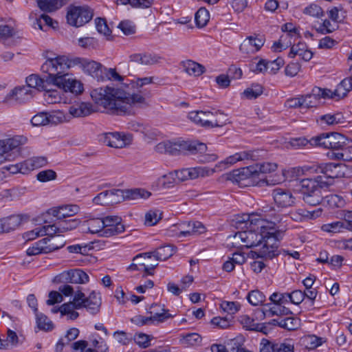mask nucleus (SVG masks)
<instances>
[{"instance_id":"2eb2a0df","label":"nucleus","mask_w":352,"mask_h":352,"mask_svg":"<svg viewBox=\"0 0 352 352\" xmlns=\"http://www.w3.org/2000/svg\"><path fill=\"white\" fill-rule=\"evenodd\" d=\"M122 219L118 216H107L103 218V232L100 236L110 237L119 234L124 231V226L122 223Z\"/></svg>"},{"instance_id":"9d476101","label":"nucleus","mask_w":352,"mask_h":352,"mask_svg":"<svg viewBox=\"0 0 352 352\" xmlns=\"http://www.w3.org/2000/svg\"><path fill=\"white\" fill-rule=\"evenodd\" d=\"M331 185V182L324 179L323 176H317L315 178H305L299 180L296 190L304 195H309L320 190V188Z\"/></svg>"},{"instance_id":"7c9ffc66","label":"nucleus","mask_w":352,"mask_h":352,"mask_svg":"<svg viewBox=\"0 0 352 352\" xmlns=\"http://www.w3.org/2000/svg\"><path fill=\"white\" fill-rule=\"evenodd\" d=\"M101 298L99 294L92 292L85 300V308L91 314H96L100 311Z\"/></svg>"},{"instance_id":"dca6fc26","label":"nucleus","mask_w":352,"mask_h":352,"mask_svg":"<svg viewBox=\"0 0 352 352\" xmlns=\"http://www.w3.org/2000/svg\"><path fill=\"white\" fill-rule=\"evenodd\" d=\"M26 142L27 138L21 135L0 140V165L8 159L9 151L17 149Z\"/></svg>"},{"instance_id":"6e6d98bb","label":"nucleus","mask_w":352,"mask_h":352,"mask_svg":"<svg viewBox=\"0 0 352 352\" xmlns=\"http://www.w3.org/2000/svg\"><path fill=\"white\" fill-rule=\"evenodd\" d=\"M322 338L315 335H308L302 338L305 346L309 349H314L322 344Z\"/></svg>"},{"instance_id":"a19ab883","label":"nucleus","mask_w":352,"mask_h":352,"mask_svg":"<svg viewBox=\"0 0 352 352\" xmlns=\"http://www.w3.org/2000/svg\"><path fill=\"white\" fill-rule=\"evenodd\" d=\"M46 240L41 239L37 242L34 243L32 247H30L26 252L28 256H34L40 254H48L50 250L53 248H48L45 247Z\"/></svg>"},{"instance_id":"c756f323","label":"nucleus","mask_w":352,"mask_h":352,"mask_svg":"<svg viewBox=\"0 0 352 352\" xmlns=\"http://www.w3.org/2000/svg\"><path fill=\"white\" fill-rule=\"evenodd\" d=\"M264 45V42L259 38L249 37L245 40L240 45L239 49L243 53L256 52L258 51Z\"/></svg>"},{"instance_id":"cd10ccee","label":"nucleus","mask_w":352,"mask_h":352,"mask_svg":"<svg viewBox=\"0 0 352 352\" xmlns=\"http://www.w3.org/2000/svg\"><path fill=\"white\" fill-rule=\"evenodd\" d=\"M180 65L184 71L190 76H199L206 71L204 65L191 60L182 61Z\"/></svg>"},{"instance_id":"a18cd8bd","label":"nucleus","mask_w":352,"mask_h":352,"mask_svg":"<svg viewBox=\"0 0 352 352\" xmlns=\"http://www.w3.org/2000/svg\"><path fill=\"white\" fill-rule=\"evenodd\" d=\"M36 314V324L39 329L45 331H52L54 324L49 318L42 313L37 312Z\"/></svg>"},{"instance_id":"13d9d810","label":"nucleus","mask_w":352,"mask_h":352,"mask_svg":"<svg viewBox=\"0 0 352 352\" xmlns=\"http://www.w3.org/2000/svg\"><path fill=\"white\" fill-rule=\"evenodd\" d=\"M284 63V60L280 57L274 60H265V72L270 74H275L283 66Z\"/></svg>"},{"instance_id":"c85d7f7f","label":"nucleus","mask_w":352,"mask_h":352,"mask_svg":"<svg viewBox=\"0 0 352 352\" xmlns=\"http://www.w3.org/2000/svg\"><path fill=\"white\" fill-rule=\"evenodd\" d=\"M25 87H30V89H35L38 91H43L47 89V85H51L49 82L46 81V78H41L37 74H31L26 78Z\"/></svg>"},{"instance_id":"393cba45","label":"nucleus","mask_w":352,"mask_h":352,"mask_svg":"<svg viewBox=\"0 0 352 352\" xmlns=\"http://www.w3.org/2000/svg\"><path fill=\"white\" fill-rule=\"evenodd\" d=\"M318 172L322 174L324 179L331 182V185L335 178H340V164L329 163L318 167Z\"/></svg>"},{"instance_id":"bb28decb","label":"nucleus","mask_w":352,"mask_h":352,"mask_svg":"<svg viewBox=\"0 0 352 352\" xmlns=\"http://www.w3.org/2000/svg\"><path fill=\"white\" fill-rule=\"evenodd\" d=\"M94 111L90 103L81 102L69 107V113L73 117H85Z\"/></svg>"},{"instance_id":"4be33fe9","label":"nucleus","mask_w":352,"mask_h":352,"mask_svg":"<svg viewBox=\"0 0 352 352\" xmlns=\"http://www.w3.org/2000/svg\"><path fill=\"white\" fill-rule=\"evenodd\" d=\"M322 209L321 208L311 211L305 208H298L291 210L289 213V216L292 220L296 222H302L308 219H316L322 214Z\"/></svg>"},{"instance_id":"4d7b16f0","label":"nucleus","mask_w":352,"mask_h":352,"mask_svg":"<svg viewBox=\"0 0 352 352\" xmlns=\"http://www.w3.org/2000/svg\"><path fill=\"white\" fill-rule=\"evenodd\" d=\"M162 217V212L160 210H151L145 214V224L148 226L155 225Z\"/></svg>"},{"instance_id":"338daca9","label":"nucleus","mask_w":352,"mask_h":352,"mask_svg":"<svg viewBox=\"0 0 352 352\" xmlns=\"http://www.w3.org/2000/svg\"><path fill=\"white\" fill-rule=\"evenodd\" d=\"M304 108H311L316 107L319 102V98L314 95V88L310 94L302 96Z\"/></svg>"},{"instance_id":"864d4df0","label":"nucleus","mask_w":352,"mask_h":352,"mask_svg":"<svg viewBox=\"0 0 352 352\" xmlns=\"http://www.w3.org/2000/svg\"><path fill=\"white\" fill-rule=\"evenodd\" d=\"M209 19V12L204 8H199L195 15V23L199 28L204 27L208 22Z\"/></svg>"},{"instance_id":"052dcab7","label":"nucleus","mask_w":352,"mask_h":352,"mask_svg":"<svg viewBox=\"0 0 352 352\" xmlns=\"http://www.w3.org/2000/svg\"><path fill=\"white\" fill-rule=\"evenodd\" d=\"M41 235H47V237L60 236V234H62V232L59 230L58 222L52 225L44 226L41 227Z\"/></svg>"},{"instance_id":"72a5a7b5","label":"nucleus","mask_w":352,"mask_h":352,"mask_svg":"<svg viewBox=\"0 0 352 352\" xmlns=\"http://www.w3.org/2000/svg\"><path fill=\"white\" fill-rule=\"evenodd\" d=\"M257 315L258 316H256V318H248L245 322V327L248 330L264 333V323L258 322L259 318L262 319L264 317L263 308H261L257 312Z\"/></svg>"},{"instance_id":"09e8293b","label":"nucleus","mask_w":352,"mask_h":352,"mask_svg":"<svg viewBox=\"0 0 352 352\" xmlns=\"http://www.w3.org/2000/svg\"><path fill=\"white\" fill-rule=\"evenodd\" d=\"M249 214H237L232 220V226L241 231L248 229Z\"/></svg>"},{"instance_id":"69168bd1","label":"nucleus","mask_w":352,"mask_h":352,"mask_svg":"<svg viewBox=\"0 0 352 352\" xmlns=\"http://www.w3.org/2000/svg\"><path fill=\"white\" fill-rule=\"evenodd\" d=\"M47 120H49V124H58L66 120L65 113L61 111H56L51 113H47Z\"/></svg>"},{"instance_id":"603ef678","label":"nucleus","mask_w":352,"mask_h":352,"mask_svg":"<svg viewBox=\"0 0 352 352\" xmlns=\"http://www.w3.org/2000/svg\"><path fill=\"white\" fill-rule=\"evenodd\" d=\"M43 239L46 240L45 247L48 248H53L50 252L57 250L64 246L65 242L64 239L60 236H50L45 237Z\"/></svg>"},{"instance_id":"de8ad7c7","label":"nucleus","mask_w":352,"mask_h":352,"mask_svg":"<svg viewBox=\"0 0 352 352\" xmlns=\"http://www.w3.org/2000/svg\"><path fill=\"white\" fill-rule=\"evenodd\" d=\"M283 322L281 324V328L286 329L287 331H296L300 328L301 324V321L299 318L289 316V317H283Z\"/></svg>"},{"instance_id":"1a4fd4ad","label":"nucleus","mask_w":352,"mask_h":352,"mask_svg":"<svg viewBox=\"0 0 352 352\" xmlns=\"http://www.w3.org/2000/svg\"><path fill=\"white\" fill-rule=\"evenodd\" d=\"M34 96V91L30 87L23 86L12 89L3 98L2 103L12 107L30 101Z\"/></svg>"},{"instance_id":"c03bdc74","label":"nucleus","mask_w":352,"mask_h":352,"mask_svg":"<svg viewBox=\"0 0 352 352\" xmlns=\"http://www.w3.org/2000/svg\"><path fill=\"white\" fill-rule=\"evenodd\" d=\"M174 249L171 245H164L158 248L154 251L155 261H165L174 254Z\"/></svg>"},{"instance_id":"f257e3e1","label":"nucleus","mask_w":352,"mask_h":352,"mask_svg":"<svg viewBox=\"0 0 352 352\" xmlns=\"http://www.w3.org/2000/svg\"><path fill=\"white\" fill-rule=\"evenodd\" d=\"M153 77L131 80L122 84L121 88L99 87L91 91L92 100L110 113L118 116L134 115L136 108L146 104L142 95L135 93L140 87L153 82Z\"/></svg>"},{"instance_id":"680f3d73","label":"nucleus","mask_w":352,"mask_h":352,"mask_svg":"<svg viewBox=\"0 0 352 352\" xmlns=\"http://www.w3.org/2000/svg\"><path fill=\"white\" fill-rule=\"evenodd\" d=\"M303 13L316 18H320L324 15V12L321 7L315 3H311L306 7L303 10Z\"/></svg>"},{"instance_id":"3c124183","label":"nucleus","mask_w":352,"mask_h":352,"mask_svg":"<svg viewBox=\"0 0 352 352\" xmlns=\"http://www.w3.org/2000/svg\"><path fill=\"white\" fill-rule=\"evenodd\" d=\"M247 300L253 306H262L264 302V295L258 289H254L248 293Z\"/></svg>"},{"instance_id":"bf43d9fd","label":"nucleus","mask_w":352,"mask_h":352,"mask_svg":"<svg viewBox=\"0 0 352 352\" xmlns=\"http://www.w3.org/2000/svg\"><path fill=\"white\" fill-rule=\"evenodd\" d=\"M320 120L328 125H333L344 122V117L341 113H337L333 115L326 114L320 117Z\"/></svg>"},{"instance_id":"423d86ee","label":"nucleus","mask_w":352,"mask_h":352,"mask_svg":"<svg viewBox=\"0 0 352 352\" xmlns=\"http://www.w3.org/2000/svg\"><path fill=\"white\" fill-rule=\"evenodd\" d=\"M346 138L343 135L338 133H321L319 135L310 139L311 146H320L324 148L332 150H342V153H336L338 158H344L347 150L346 146Z\"/></svg>"},{"instance_id":"f704fd0d","label":"nucleus","mask_w":352,"mask_h":352,"mask_svg":"<svg viewBox=\"0 0 352 352\" xmlns=\"http://www.w3.org/2000/svg\"><path fill=\"white\" fill-rule=\"evenodd\" d=\"M79 330L77 328H71L67 331L64 338L59 340L56 346V352H62L63 347L70 344V342L78 338Z\"/></svg>"},{"instance_id":"774afa93","label":"nucleus","mask_w":352,"mask_h":352,"mask_svg":"<svg viewBox=\"0 0 352 352\" xmlns=\"http://www.w3.org/2000/svg\"><path fill=\"white\" fill-rule=\"evenodd\" d=\"M245 342V338L243 336H238L236 338L231 339L228 342V346H230V350L231 352H236V350L239 349L243 348V344Z\"/></svg>"},{"instance_id":"37998d69","label":"nucleus","mask_w":352,"mask_h":352,"mask_svg":"<svg viewBox=\"0 0 352 352\" xmlns=\"http://www.w3.org/2000/svg\"><path fill=\"white\" fill-rule=\"evenodd\" d=\"M138 265L142 268L146 275H153L154 274V269L158 265V263L148 264V261H144L142 254H138L133 258Z\"/></svg>"},{"instance_id":"c9c22d12","label":"nucleus","mask_w":352,"mask_h":352,"mask_svg":"<svg viewBox=\"0 0 352 352\" xmlns=\"http://www.w3.org/2000/svg\"><path fill=\"white\" fill-rule=\"evenodd\" d=\"M187 225L188 229L186 230H181L179 236H186L191 234H200L206 232V228L204 224L199 221L188 222L187 224L183 223L180 226Z\"/></svg>"},{"instance_id":"9b49d317","label":"nucleus","mask_w":352,"mask_h":352,"mask_svg":"<svg viewBox=\"0 0 352 352\" xmlns=\"http://www.w3.org/2000/svg\"><path fill=\"white\" fill-rule=\"evenodd\" d=\"M78 65L85 73L98 80L102 81V70L104 66L96 61L83 58L72 59V66Z\"/></svg>"},{"instance_id":"58836bf2","label":"nucleus","mask_w":352,"mask_h":352,"mask_svg":"<svg viewBox=\"0 0 352 352\" xmlns=\"http://www.w3.org/2000/svg\"><path fill=\"white\" fill-rule=\"evenodd\" d=\"M63 0H37L38 8L44 12H52L63 6Z\"/></svg>"},{"instance_id":"a211bd4d","label":"nucleus","mask_w":352,"mask_h":352,"mask_svg":"<svg viewBox=\"0 0 352 352\" xmlns=\"http://www.w3.org/2000/svg\"><path fill=\"white\" fill-rule=\"evenodd\" d=\"M305 170V167L300 166L292 167L288 169H281V173L274 176V178L270 181L278 182V184L285 181H296L298 183V182H299L298 178L304 175Z\"/></svg>"},{"instance_id":"79ce46f5","label":"nucleus","mask_w":352,"mask_h":352,"mask_svg":"<svg viewBox=\"0 0 352 352\" xmlns=\"http://www.w3.org/2000/svg\"><path fill=\"white\" fill-rule=\"evenodd\" d=\"M263 93V87L261 85L252 83L241 93V96L248 100H253L261 96Z\"/></svg>"},{"instance_id":"4c0bfd02","label":"nucleus","mask_w":352,"mask_h":352,"mask_svg":"<svg viewBox=\"0 0 352 352\" xmlns=\"http://www.w3.org/2000/svg\"><path fill=\"white\" fill-rule=\"evenodd\" d=\"M281 173V170L278 169V164L275 162H265V185L274 186L278 184V182L270 181L274 176Z\"/></svg>"},{"instance_id":"4468645a","label":"nucleus","mask_w":352,"mask_h":352,"mask_svg":"<svg viewBox=\"0 0 352 352\" xmlns=\"http://www.w3.org/2000/svg\"><path fill=\"white\" fill-rule=\"evenodd\" d=\"M188 118L196 124L207 129L218 125L217 120H213L214 111H193L188 113Z\"/></svg>"},{"instance_id":"6e6552de","label":"nucleus","mask_w":352,"mask_h":352,"mask_svg":"<svg viewBox=\"0 0 352 352\" xmlns=\"http://www.w3.org/2000/svg\"><path fill=\"white\" fill-rule=\"evenodd\" d=\"M93 15V11L87 6H73L68 10L66 18L68 24L78 28L88 23Z\"/></svg>"},{"instance_id":"2f4dec72","label":"nucleus","mask_w":352,"mask_h":352,"mask_svg":"<svg viewBox=\"0 0 352 352\" xmlns=\"http://www.w3.org/2000/svg\"><path fill=\"white\" fill-rule=\"evenodd\" d=\"M151 195L150 192L142 188L122 190V201L138 199L140 198L146 199Z\"/></svg>"},{"instance_id":"473e14b6","label":"nucleus","mask_w":352,"mask_h":352,"mask_svg":"<svg viewBox=\"0 0 352 352\" xmlns=\"http://www.w3.org/2000/svg\"><path fill=\"white\" fill-rule=\"evenodd\" d=\"M47 164V160L45 157H33L23 161V171L29 172L43 167Z\"/></svg>"},{"instance_id":"7ed1b4c3","label":"nucleus","mask_w":352,"mask_h":352,"mask_svg":"<svg viewBox=\"0 0 352 352\" xmlns=\"http://www.w3.org/2000/svg\"><path fill=\"white\" fill-rule=\"evenodd\" d=\"M264 232L247 229L243 231L237 232L234 236H229L232 239V245L238 247L239 241L244 243V246L250 248L252 250L248 254V256L252 259L262 258L264 256Z\"/></svg>"},{"instance_id":"aec40b11","label":"nucleus","mask_w":352,"mask_h":352,"mask_svg":"<svg viewBox=\"0 0 352 352\" xmlns=\"http://www.w3.org/2000/svg\"><path fill=\"white\" fill-rule=\"evenodd\" d=\"M209 172L210 170L208 169L203 167L182 168L175 170L179 182L188 179H195L199 177H205L208 175Z\"/></svg>"},{"instance_id":"412c9836","label":"nucleus","mask_w":352,"mask_h":352,"mask_svg":"<svg viewBox=\"0 0 352 352\" xmlns=\"http://www.w3.org/2000/svg\"><path fill=\"white\" fill-rule=\"evenodd\" d=\"M27 219V216L23 214H14L0 219V234L14 230Z\"/></svg>"},{"instance_id":"f03ea898","label":"nucleus","mask_w":352,"mask_h":352,"mask_svg":"<svg viewBox=\"0 0 352 352\" xmlns=\"http://www.w3.org/2000/svg\"><path fill=\"white\" fill-rule=\"evenodd\" d=\"M267 208L265 207V260L272 259L280 254V244L284 235L283 231L277 226L281 221L280 214L276 213L272 207L269 210Z\"/></svg>"},{"instance_id":"b1692460","label":"nucleus","mask_w":352,"mask_h":352,"mask_svg":"<svg viewBox=\"0 0 352 352\" xmlns=\"http://www.w3.org/2000/svg\"><path fill=\"white\" fill-rule=\"evenodd\" d=\"M104 144L113 148H123L126 145L124 136H121L119 133H107L100 138Z\"/></svg>"},{"instance_id":"a878e982","label":"nucleus","mask_w":352,"mask_h":352,"mask_svg":"<svg viewBox=\"0 0 352 352\" xmlns=\"http://www.w3.org/2000/svg\"><path fill=\"white\" fill-rule=\"evenodd\" d=\"M83 232L91 234H98L100 236V234L103 232V219L93 218L85 221L82 225Z\"/></svg>"},{"instance_id":"f8f14e48","label":"nucleus","mask_w":352,"mask_h":352,"mask_svg":"<svg viewBox=\"0 0 352 352\" xmlns=\"http://www.w3.org/2000/svg\"><path fill=\"white\" fill-rule=\"evenodd\" d=\"M54 281L57 283L85 284L89 282V276L82 270L75 269L63 272L55 276Z\"/></svg>"},{"instance_id":"e433bc0d","label":"nucleus","mask_w":352,"mask_h":352,"mask_svg":"<svg viewBox=\"0 0 352 352\" xmlns=\"http://www.w3.org/2000/svg\"><path fill=\"white\" fill-rule=\"evenodd\" d=\"M352 89V78H346L342 80L333 91V94L336 96V100H340L345 97Z\"/></svg>"},{"instance_id":"0e129e2a","label":"nucleus","mask_w":352,"mask_h":352,"mask_svg":"<svg viewBox=\"0 0 352 352\" xmlns=\"http://www.w3.org/2000/svg\"><path fill=\"white\" fill-rule=\"evenodd\" d=\"M102 80L105 79L113 80L116 81H122L124 80V77L120 76L116 70V69L113 68H107L105 67H103L102 70Z\"/></svg>"},{"instance_id":"5701e85b","label":"nucleus","mask_w":352,"mask_h":352,"mask_svg":"<svg viewBox=\"0 0 352 352\" xmlns=\"http://www.w3.org/2000/svg\"><path fill=\"white\" fill-rule=\"evenodd\" d=\"M61 81L55 86L63 89L65 91L78 94L83 90L82 85L76 79L71 78L68 73L63 76Z\"/></svg>"},{"instance_id":"ddd939ff","label":"nucleus","mask_w":352,"mask_h":352,"mask_svg":"<svg viewBox=\"0 0 352 352\" xmlns=\"http://www.w3.org/2000/svg\"><path fill=\"white\" fill-rule=\"evenodd\" d=\"M162 312H154L150 311L149 313L151 314V316L146 317L141 315H137L131 319V322L138 326H144L151 324H158L166 321L167 319L173 318L175 315H172L168 313V310L162 309Z\"/></svg>"},{"instance_id":"5fc2aeb1","label":"nucleus","mask_w":352,"mask_h":352,"mask_svg":"<svg viewBox=\"0 0 352 352\" xmlns=\"http://www.w3.org/2000/svg\"><path fill=\"white\" fill-rule=\"evenodd\" d=\"M58 223L59 225V230H60L62 233H64L77 228L80 221L78 219H61Z\"/></svg>"},{"instance_id":"8fccbe9b","label":"nucleus","mask_w":352,"mask_h":352,"mask_svg":"<svg viewBox=\"0 0 352 352\" xmlns=\"http://www.w3.org/2000/svg\"><path fill=\"white\" fill-rule=\"evenodd\" d=\"M270 346L273 352H294V350L293 344L287 343L274 344L265 340V351Z\"/></svg>"},{"instance_id":"f3484780","label":"nucleus","mask_w":352,"mask_h":352,"mask_svg":"<svg viewBox=\"0 0 352 352\" xmlns=\"http://www.w3.org/2000/svg\"><path fill=\"white\" fill-rule=\"evenodd\" d=\"M122 189H112L99 193L93 199V202L102 206H109L122 201Z\"/></svg>"},{"instance_id":"0eeeda50","label":"nucleus","mask_w":352,"mask_h":352,"mask_svg":"<svg viewBox=\"0 0 352 352\" xmlns=\"http://www.w3.org/2000/svg\"><path fill=\"white\" fill-rule=\"evenodd\" d=\"M263 164H256L236 169L228 174V179L239 185L248 186L250 183L245 184L243 182L250 178H256L260 174H263Z\"/></svg>"},{"instance_id":"20e7f679","label":"nucleus","mask_w":352,"mask_h":352,"mask_svg":"<svg viewBox=\"0 0 352 352\" xmlns=\"http://www.w3.org/2000/svg\"><path fill=\"white\" fill-rule=\"evenodd\" d=\"M72 67V60H69L65 56H58L57 57H48L41 65V69L45 76L46 81L50 84L56 85L58 82H62V79L67 73V70Z\"/></svg>"},{"instance_id":"6ab92c4d","label":"nucleus","mask_w":352,"mask_h":352,"mask_svg":"<svg viewBox=\"0 0 352 352\" xmlns=\"http://www.w3.org/2000/svg\"><path fill=\"white\" fill-rule=\"evenodd\" d=\"M272 196L274 202L280 207L292 206L294 204L296 200L289 190L281 188L274 189Z\"/></svg>"},{"instance_id":"49530a36","label":"nucleus","mask_w":352,"mask_h":352,"mask_svg":"<svg viewBox=\"0 0 352 352\" xmlns=\"http://www.w3.org/2000/svg\"><path fill=\"white\" fill-rule=\"evenodd\" d=\"M321 229L324 232L338 233L343 230H347V227L344 221H337L322 225Z\"/></svg>"},{"instance_id":"e2e57ef3","label":"nucleus","mask_w":352,"mask_h":352,"mask_svg":"<svg viewBox=\"0 0 352 352\" xmlns=\"http://www.w3.org/2000/svg\"><path fill=\"white\" fill-rule=\"evenodd\" d=\"M49 85H47V89L44 90L45 100L47 102L50 104L58 103L61 100V97L59 92L57 90H52L48 88Z\"/></svg>"},{"instance_id":"39448f33","label":"nucleus","mask_w":352,"mask_h":352,"mask_svg":"<svg viewBox=\"0 0 352 352\" xmlns=\"http://www.w3.org/2000/svg\"><path fill=\"white\" fill-rule=\"evenodd\" d=\"M206 145L197 141H177L162 142L158 143L155 150L160 153H169L173 155L179 154L195 155L197 153H203L206 151Z\"/></svg>"},{"instance_id":"ea45409f","label":"nucleus","mask_w":352,"mask_h":352,"mask_svg":"<svg viewBox=\"0 0 352 352\" xmlns=\"http://www.w3.org/2000/svg\"><path fill=\"white\" fill-rule=\"evenodd\" d=\"M248 229L264 232V218L261 213L249 214Z\"/></svg>"}]
</instances>
